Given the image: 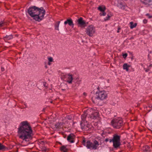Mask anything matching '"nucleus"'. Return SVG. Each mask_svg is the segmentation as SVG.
<instances>
[{"label":"nucleus","mask_w":152,"mask_h":152,"mask_svg":"<svg viewBox=\"0 0 152 152\" xmlns=\"http://www.w3.org/2000/svg\"><path fill=\"white\" fill-rule=\"evenodd\" d=\"M18 136L23 140V142L29 141L33 135V131L30 124L27 121L22 122L18 128Z\"/></svg>","instance_id":"obj_1"},{"label":"nucleus","mask_w":152,"mask_h":152,"mask_svg":"<svg viewBox=\"0 0 152 152\" xmlns=\"http://www.w3.org/2000/svg\"><path fill=\"white\" fill-rule=\"evenodd\" d=\"M27 13L34 20L40 22L44 18L45 11L42 7L39 8L32 6L28 9Z\"/></svg>","instance_id":"obj_2"},{"label":"nucleus","mask_w":152,"mask_h":152,"mask_svg":"<svg viewBox=\"0 0 152 152\" xmlns=\"http://www.w3.org/2000/svg\"><path fill=\"white\" fill-rule=\"evenodd\" d=\"M89 110L86 112H84L81 117V121L80 123L81 128L82 130L84 131H88L91 129L92 126L90 124L87 122V114Z\"/></svg>","instance_id":"obj_3"},{"label":"nucleus","mask_w":152,"mask_h":152,"mask_svg":"<svg viewBox=\"0 0 152 152\" xmlns=\"http://www.w3.org/2000/svg\"><path fill=\"white\" fill-rule=\"evenodd\" d=\"M82 143L87 148L95 150L97 149L99 145V142L96 140H94L93 142L90 140H86L85 139L83 140Z\"/></svg>","instance_id":"obj_4"},{"label":"nucleus","mask_w":152,"mask_h":152,"mask_svg":"<svg viewBox=\"0 0 152 152\" xmlns=\"http://www.w3.org/2000/svg\"><path fill=\"white\" fill-rule=\"evenodd\" d=\"M107 93L104 91H96L92 97V101L94 103H96L98 100L105 99L107 97Z\"/></svg>","instance_id":"obj_5"},{"label":"nucleus","mask_w":152,"mask_h":152,"mask_svg":"<svg viewBox=\"0 0 152 152\" xmlns=\"http://www.w3.org/2000/svg\"><path fill=\"white\" fill-rule=\"evenodd\" d=\"M121 136L120 134L118 133L115 134L113 135V138L110 139L109 142L113 143V146L114 148H118L120 147L121 145Z\"/></svg>","instance_id":"obj_6"},{"label":"nucleus","mask_w":152,"mask_h":152,"mask_svg":"<svg viewBox=\"0 0 152 152\" xmlns=\"http://www.w3.org/2000/svg\"><path fill=\"white\" fill-rule=\"evenodd\" d=\"M111 123L113 126L117 129L121 128L124 124L122 119L120 118L113 119L111 121Z\"/></svg>","instance_id":"obj_7"},{"label":"nucleus","mask_w":152,"mask_h":152,"mask_svg":"<svg viewBox=\"0 0 152 152\" xmlns=\"http://www.w3.org/2000/svg\"><path fill=\"white\" fill-rule=\"evenodd\" d=\"M89 110L87 114L88 118L90 119H94L96 118L99 116V113L97 111H94L93 109H91L90 110H88L86 111H84V112H86Z\"/></svg>","instance_id":"obj_8"},{"label":"nucleus","mask_w":152,"mask_h":152,"mask_svg":"<svg viewBox=\"0 0 152 152\" xmlns=\"http://www.w3.org/2000/svg\"><path fill=\"white\" fill-rule=\"evenodd\" d=\"M86 31L87 35L90 37H92L95 33V28L92 25L88 26L86 28Z\"/></svg>","instance_id":"obj_9"},{"label":"nucleus","mask_w":152,"mask_h":152,"mask_svg":"<svg viewBox=\"0 0 152 152\" xmlns=\"http://www.w3.org/2000/svg\"><path fill=\"white\" fill-rule=\"evenodd\" d=\"M75 76L70 74H66L65 75V78L66 79L67 82L69 84H71L73 82Z\"/></svg>","instance_id":"obj_10"},{"label":"nucleus","mask_w":152,"mask_h":152,"mask_svg":"<svg viewBox=\"0 0 152 152\" xmlns=\"http://www.w3.org/2000/svg\"><path fill=\"white\" fill-rule=\"evenodd\" d=\"M78 24L79 26H84L86 25L85 22L83 20V18H80L77 20Z\"/></svg>","instance_id":"obj_11"},{"label":"nucleus","mask_w":152,"mask_h":152,"mask_svg":"<svg viewBox=\"0 0 152 152\" xmlns=\"http://www.w3.org/2000/svg\"><path fill=\"white\" fill-rule=\"evenodd\" d=\"M74 137L75 136L73 134H70L68 136L67 140L71 143H73L74 142L73 140Z\"/></svg>","instance_id":"obj_12"},{"label":"nucleus","mask_w":152,"mask_h":152,"mask_svg":"<svg viewBox=\"0 0 152 152\" xmlns=\"http://www.w3.org/2000/svg\"><path fill=\"white\" fill-rule=\"evenodd\" d=\"M64 23L65 25L68 24L69 26H74L73 21L71 18L67 19L64 22Z\"/></svg>","instance_id":"obj_13"},{"label":"nucleus","mask_w":152,"mask_h":152,"mask_svg":"<svg viewBox=\"0 0 152 152\" xmlns=\"http://www.w3.org/2000/svg\"><path fill=\"white\" fill-rule=\"evenodd\" d=\"M126 6L125 4L123 2H120L118 4V7L123 10H124L125 9Z\"/></svg>","instance_id":"obj_14"},{"label":"nucleus","mask_w":152,"mask_h":152,"mask_svg":"<svg viewBox=\"0 0 152 152\" xmlns=\"http://www.w3.org/2000/svg\"><path fill=\"white\" fill-rule=\"evenodd\" d=\"M81 81V79L78 77H75L73 80V83H77V84H79Z\"/></svg>","instance_id":"obj_15"},{"label":"nucleus","mask_w":152,"mask_h":152,"mask_svg":"<svg viewBox=\"0 0 152 152\" xmlns=\"http://www.w3.org/2000/svg\"><path fill=\"white\" fill-rule=\"evenodd\" d=\"M64 122H58L55 124V126L56 128H59L61 127V126H63V124H64Z\"/></svg>","instance_id":"obj_16"},{"label":"nucleus","mask_w":152,"mask_h":152,"mask_svg":"<svg viewBox=\"0 0 152 152\" xmlns=\"http://www.w3.org/2000/svg\"><path fill=\"white\" fill-rule=\"evenodd\" d=\"M130 66L128 64H124L123 66V69H124L126 70V71H128L129 70V69Z\"/></svg>","instance_id":"obj_17"},{"label":"nucleus","mask_w":152,"mask_h":152,"mask_svg":"<svg viewBox=\"0 0 152 152\" xmlns=\"http://www.w3.org/2000/svg\"><path fill=\"white\" fill-rule=\"evenodd\" d=\"M13 38L12 35H6L4 37V39L5 41H7L12 39Z\"/></svg>","instance_id":"obj_18"},{"label":"nucleus","mask_w":152,"mask_h":152,"mask_svg":"<svg viewBox=\"0 0 152 152\" xmlns=\"http://www.w3.org/2000/svg\"><path fill=\"white\" fill-rule=\"evenodd\" d=\"M7 149V148L1 143H0V150L4 151Z\"/></svg>","instance_id":"obj_19"},{"label":"nucleus","mask_w":152,"mask_h":152,"mask_svg":"<svg viewBox=\"0 0 152 152\" xmlns=\"http://www.w3.org/2000/svg\"><path fill=\"white\" fill-rule=\"evenodd\" d=\"M60 150L61 151L64 152H66L67 151V149L66 147L64 145L62 146L60 148Z\"/></svg>","instance_id":"obj_20"},{"label":"nucleus","mask_w":152,"mask_h":152,"mask_svg":"<svg viewBox=\"0 0 152 152\" xmlns=\"http://www.w3.org/2000/svg\"><path fill=\"white\" fill-rule=\"evenodd\" d=\"M60 23V21H58L55 25V29L56 30H59V24Z\"/></svg>","instance_id":"obj_21"},{"label":"nucleus","mask_w":152,"mask_h":152,"mask_svg":"<svg viewBox=\"0 0 152 152\" xmlns=\"http://www.w3.org/2000/svg\"><path fill=\"white\" fill-rule=\"evenodd\" d=\"M130 27L132 29L135 27L137 25L136 23H135L134 24L132 22H131L130 23Z\"/></svg>","instance_id":"obj_22"},{"label":"nucleus","mask_w":152,"mask_h":152,"mask_svg":"<svg viewBox=\"0 0 152 152\" xmlns=\"http://www.w3.org/2000/svg\"><path fill=\"white\" fill-rule=\"evenodd\" d=\"M150 148L148 146H146L143 148V150L144 152L148 151Z\"/></svg>","instance_id":"obj_23"},{"label":"nucleus","mask_w":152,"mask_h":152,"mask_svg":"<svg viewBox=\"0 0 152 152\" xmlns=\"http://www.w3.org/2000/svg\"><path fill=\"white\" fill-rule=\"evenodd\" d=\"M105 8L104 7L99 6L98 7V10L102 12H103L104 11Z\"/></svg>","instance_id":"obj_24"},{"label":"nucleus","mask_w":152,"mask_h":152,"mask_svg":"<svg viewBox=\"0 0 152 152\" xmlns=\"http://www.w3.org/2000/svg\"><path fill=\"white\" fill-rule=\"evenodd\" d=\"M6 23L3 21H1L0 22V27H2L5 26Z\"/></svg>","instance_id":"obj_25"},{"label":"nucleus","mask_w":152,"mask_h":152,"mask_svg":"<svg viewBox=\"0 0 152 152\" xmlns=\"http://www.w3.org/2000/svg\"><path fill=\"white\" fill-rule=\"evenodd\" d=\"M111 14H108L107 15V17L104 18V20L106 21V20H108L109 19V18H110V17H111Z\"/></svg>","instance_id":"obj_26"},{"label":"nucleus","mask_w":152,"mask_h":152,"mask_svg":"<svg viewBox=\"0 0 152 152\" xmlns=\"http://www.w3.org/2000/svg\"><path fill=\"white\" fill-rule=\"evenodd\" d=\"M66 118L68 120H71L72 118V117L71 115H68L66 117Z\"/></svg>","instance_id":"obj_27"},{"label":"nucleus","mask_w":152,"mask_h":152,"mask_svg":"<svg viewBox=\"0 0 152 152\" xmlns=\"http://www.w3.org/2000/svg\"><path fill=\"white\" fill-rule=\"evenodd\" d=\"M41 84V85H43L45 87H47V83H46L42 82Z\"/></svg>","instance_id":"obj_28"},{"label":"nucleus","mask_w":152,"mask_h":152,"mask_svg":"<svg viewBox=\"0 0 152 152\" xmlns=\"http://www.w3.org/2000/svg\"><path fill=\"white\" fill-rule=\"evenodd\" d=\"M128 54L126 53L123 54V56L124 58H125L127 56Z\"/></svg>","instance_id":"obj_29"},{"label":"nucleus","mask_w":152,"mask_h":152,"mask_svg":"<svg viewBox=\"0 0 152 152\" xmlns=\"http://www.w3.org/2000/svg\"><path fill=\"white\" fill-rule=\"evenodd\" d=\"M48 61L49 62H52L53 61V58L52 57H49L48 58Z\"/></svg>","instance_id":"obj_30"},{"label":"nucleus","mask_w":152,"mask_h":152,"mask_svg":"<svg viewBox=\"0 0 152 152\" xmlns=\"http://www.w3.org/2000/svg\"><path fill=\"white\" fill-rule=\"evenodd\" d=\"M102 15L103 16H105L106 15V13L104 12V11L102 12Z\"/></svg>","instance_id":"obj_31"},{"label":"nucleus","mask_w":152,"mask_h":152,"mask_svg":"<svg viewBox=\"0 0 152 152\" xmlns=\"http://www.w3.org/2000/svg\"><path fill=\"white\" fill-rule=\"evenodd\" d=\"M147 20L146 19H144L143 20V22L144 23H147Z\"/></svg>","instance_id":"obj_32"},{"label":"nucleus","mask_w":152,"mask_h":152,"mask_svg":"<svg viewBox=\"0 0 152 152\" xmlns=\"http://www.w3.org/2000/svg\"><path fill=\"white\" fill-rule=\"evenodd\" d=\"M145 71L146 72H148L149 70V69H145Z\"/></svg>","instance_id":"obj_33"},{"label":"nucleus","mask_w":152,"mask_h":152,"mask_svg":"<svg viewBox=\"0 0 152 152\" xmlns=\"http://www.w3.org/2000/svg\"><path fill=\"white\" fill-rule=\"evenodd\" d=\"M1 70L2 71H4V67H1Z\"/></svg>","instance_id":"obj_34"},{"label":"nucleus","mask_w":152,"mask_h":152,"mask_svg":"<svg viewBox=\"0 0 152 152\" xmlns=\"http://www.w3.org/2000/svg\"><path fill=\"white\" fill-rule=\"evenodd\" d=\"M109 140H109L108 139V138H106V139H105V142H108V141H109Z\"/></svg>","instance_id":"obj_35"},{"label":"nucleus","mask_w":152,"mask_h":152,"mask_svg":"<svg viewBox=\"0 0 152 152\" xmlns=\"http://www.w3.org/2000/svg\"><path fill=\"white\" fill-rule=\"evenodd\" d=\"M120 29V28H118V31H117V32H118V33H119V29Z\"/></svg>","instance_id":"obj_36"},{"label":"nucleus","mask_w":152,"mask_h":152,"mask_svg":"<svg viewBox=\"0 0 152 152\" xmlns=\"http://www.w3.org/2000/svg\"><path fill=\"white\" fill-rule=\"evenodd\" d=\"M84 95L86 96V94L85 93H84L83 94Z\"/></svg>","instance_id":"obj_37"},{"label":"nucleus","mask_w":152,"mask_h":152,"mask_svg":"<svg viewBox=\"0 0 152 152\" xmlns=\"http://www.w3.org/2000/svg\"><path fill=\"white\" fill-rule=\"evenodd\" d=\"M151 67H150V66H149L148 67V69H149V70H150V69H151Z\"/></svg>","instance_id":"obj_38"},{"label":"nucleus","mask_w":152,"mask_h":152,"mask_svg":"<svg viewBox=\"0 0 152 152\" xmlns=\"http://www.w3.org/2000/svg\"><path fill=\"white\" fill-rule=\"evenodd\" d=\"M149 66H150V67H152V64H150V65H149Z\"/></svg>","instance_id":"obj_39"},{"label":"nucleus","mask_w":152,"mask_h":152,"mask_svg":"<svg viewBox=\"0 0 152 152\" xmlns=\"http://www.w3.org/2000/svg\"><path fill=\"white\" fill-rule=\"evenodd\" d=\"M148 18H151V16H148Z\"/></svg>","instance_id":"obj_40"},{"label":"nucleus","mask_w":152,"mask_h":152,"mask_svg":"<svg viewBox=\"0 0 152 152\" xmlns=\"http://www.w3.org/2000/svg\"><path fill=\"white\" fill-rule=\"evenodd\" d=\"M45 110V109H43V111H44V110Z\"/></svg>","instance_id":"obj_41"}]
</instances>
